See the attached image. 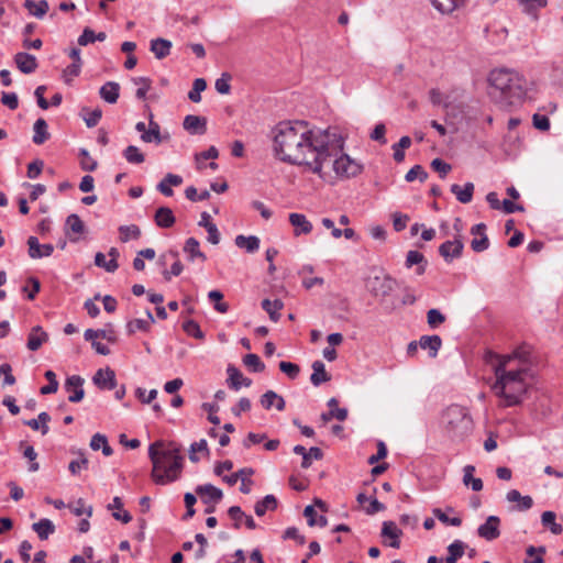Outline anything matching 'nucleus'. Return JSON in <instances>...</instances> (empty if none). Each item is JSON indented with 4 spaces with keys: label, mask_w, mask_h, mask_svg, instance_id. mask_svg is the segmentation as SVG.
I'll return each mask as SVG.
<instances>
[{
    "label": "nucleus",
    "mask_w": 563,
    "mask_h": 563,
    "mask_svg": "<svg viewBox=\"0 0 563 563\" xmlns=\"http://www.w3.org/2000/svg\"><path fill=\"white\" fill-rule=\"evenodd\" d=\"M411 139L407 135L400 137L399 142L393 145L394 159L400 163L405 159V148L410 147Z\"/></svg>",
    "instance_id": "nucleus-49"
},
{
    "label": "nucleus",
    "mask_w": 563,
    "mask_h": 563,
    "mask_svg": "<svg viewBox=\"0 0 563 563\" xmlns=\"http://www.w3.org/2000/svg\"><path fill=\"white\" fill-rule=\"evenodd\" d=\"M279 369L286 374L290 379L297 378L300 373V367L291 362L282 361L279 363Z\"/></svg>",
    "instance_id": "nucleus-63"
},
{
    "label": "nucleus",
    "mask_w": 563,
    "mask_h": 563,
    "mask_svg": "<svg viewBox=\"0 0 563 563\" xmlns=\"http://www.w3.org/2000/svg\"><path fill=\"white\" fill-rule=\"evenodd\" d=\"M433 8L443 14H450L453 11L464 7L467 0H430Z\"/></svg>",
    "instance_id": "nucleus-32"
},
{
    "label": "nucleus",
    "mask_w": 563,
    "mask_h": 563,
    "mask_svg": "<svg viewBox=\"0 0 563 563\" xmlns=\"http://www.w3.org/2000/svg\"><path fill=\"white\" fill-rule=\"evenodd\" d=\"M397 285L398 282L390 275L374 276L366 282V287L374 297L389 296Z\"/></svg>",
    "instance_id": "nucleus-7"
},
{
    "label": "nucleus",
    "mask_w": 563,
    "mask_h": 563,
    "mask_svg": "<svg viewBox=\"0 0 563 563\" xmlns=\"http://www.w3.org/2000/svg\"><path fill=\"white\" fill-rule=\"evenodd\" d=\"M262 309L265 310L269 319L274 322H277L280 318V314L278 311L284 308V302L280 299H275L274 301H271L269 299H264L261 302Z\"/></svg>",
    "instance_id": "nucleus-39"
},
{
    "label": "nucleus",
    "mask_w": 563,
    "mask_h": 563,
    "mask_svg": "<svg viewBox=\"0 0 563 563\" xmlns=\"http://www.w3.org/2000/svg\"><path fill=\"white\" fill-rule=\"evenodd\" d=\"M427 178H428V173L424 170V168L421 165L412 166L405 175V180L408 183H411L416 179H419L421 183H423Z\"/></svg>",
    "instance_id": "nucleus-55"
},
{
    "label": "nucleus",
    "mask_w": 563,
    "mask_h": 563,
    "mask_svg": "<svg viewBox=\"0 0 563 563\" xmlns=\"http://www.w3.org/2000/svg\"><path fill=\"white\" fill-rule=\"evenodd\" d=\"M555 518V512L548 510L541 515V522L544 527H548L553 534H561L563 528L560 523H556Z\"/></svg>",
    "instance_id": "nucleus-45"
},
{
    "label": "nucleus",
    "mask_w": 563,
    "mask_h": 563,
    "mask_svg": "<svg viewBox=\"0 0 563 563\" xmlns=\"http://www.w3.org/2000/svg\"><path fill=\"white\" fill-rule=\"evenodd\" d=\"M199 241L196 238H188L184 245V252L188 254L189 261H195L199 258L201 262L207 260V256L203 252L200 251Z\"/></svg>",
    "instance_id": "nucleus-34"
},
{
    "label": "nucleus",
    "mask_w": 563,
    "mask_h": 563,
    "mask_svg": "<svg viewBox=\"0 0 563 563\" xmlns=\"http://www.w3.org/2000/svg\"><path fill=\"white\" fill-rule=\"evenodd\" d=\"M208 298L210 301L214 302V309L220 313H225L229 310V305L227 302H222L223 294L220 290H210L208 294Z\"/></svg>",
    "instance_id": "nucleus-53"
},
{
    "label": "nucleus",
    "mask_w": 563,
    "mask_h": 563,
    "mask_svg": "<svg viewBox=\"0 0 563 563\" xmlns=\"http://www.w3.org/2000/svg\"><path fill=\"white\" fill-rule=\"evenodd\" d=\"M489 96L501 107L521 104L529 90V81L519 71L511 68H495L488 75Z\"/></svg>",
    "instance_id": "nucleus-2"
},
{
    "label": "nucleus",
    "mask_w": 563,
    "mask_h": 563,
    "mask_svg": "<svg viewBox=\"0 0 563 563\" xmlns=\"http://www.w3.org/2000/svg\"><path fill=\"white\" fill-rule=\"evenodd\" d=\"M85 379L79 375L68 376L65 380L64 388L69 393L68 400L70 402H80L85 397L84 390Z\"/></svg>",
    "instance_id": "nucleus-10"
},
{
    "label": "nucleus",
    "mask_w": 563,
    "mask_h": 563,
    "mask_svg": "<svg viewBox=\"0 0 563 563\" xmlns=\"http://www.w3.org/2000/svg\"><path fill=\"white\" fill-rule=\"evenodd\" d=\"M146 319H133L126 323V332L129 335L134 334L137 330L148 332L151 325L155 322V318L150 309L145 310Z\"/></svg>",
    "instance_id": "nucleus-18"
},
{
    "label": "nucleus",
    "mask_w": 563,
    "mask_h": 563,
    "mask_svg": "<svg viewBox=\"0 0 563 563\" xmlns=\"http://www.w3.org/2000/svg\"><path fill=\"white\" fill-rule=\"evenodd\" d=\"M183 128L192 135H203L207 132V119L200 115L185 117Z\"/></svg>",
    "instance_id": "nucleus-15"
},
{
    "label": "nucleus",
    "mask_w": 563,
    "mask_h": 563,
    "mask_svg": "<svg viewBox=\"0 0 563 563\" xmlns=\"http://www.w3.org/2000/svg\"><path fill=\"white\" fill-rule=\"evenodd\" d=\"M100 98L106 102L113 104L118 101L120 96V85L115 81H107L99 89Z\"/></svg>",
    "instance_id": "nucleus-26"
},
{
    "label": "nucleus",
    "mask_w": 563,
    "mask_h": 563,
    "mask_svg": "<svg viewBox=\"0 0 563 563\" xmlns=\"http://www.w3.org/2000/svg\"><path fill=\"white\" fill-rule=\"evenodd\" d=\"M499 525V517L489 516L486 521L478 527L477 534L487 541H493L500 536Z\"/></svg>",
    "instance_id": "nucleus-13"
},
{
    "label": "nucleus",
    "mask_w": 563,
    "mask_h": 563,
    "mask_svg": "<svg viewBox=\"0 0 563 563\" xmlns=\"http://www.w3.org/2000/svg\"><path fill=\"white\" fill-rule=\"evenodd\" d=\"M80 117L84 119L88 128H93L99 123L102 117V110L100 108L90 110L89 108L84 107L80 111Z\"/></svg>",
    "instance_id": "nucleus-43"
},
{
    "label": "nucleus",
    "mask_w": 563,
    "mask_h": 563,
    "mask_svg": "<svg viewBox=\"0 0 563 563\" xmlns=\"http://www.w3.org/2000/svg\"><path fill=\"white\" fill-rule=\"evenodd\" d=\"M141 140L145 143H155L161 144L164 140H167L169 136L161 135V126L159 124L153 120V115L151 114L148 129H146L145 134H141Z\"/></svg>",
    "instance_id": "nucleus-20"
},
{
    "label": "nucleus",
    "mask_w": 563,
    "mask_h": 563,
    "mask_svg": "<svg viewBox=\"0 0 563 563\" xmlns=\"http://www.w3.org/2000/svg\"><path fill=\"white\" fill-rule=\"evenodd\" d=\"M278 501L274 495H266L263 499L258 500L254 506V511L258 517L266 514L267 510H275Z\"/></svg>",
    "instance_id": "nucleus-41"
},
{
    "label": "nucleus",
    "mask_w": 563,
    "mask_h": 563,
    "mask_svg": "<svg viewBox=\"0 0 563 563\" xmlns=\"http://www.w3.org/2000/svg\"><path fill=\"white\" fill-rule=\"evenodd\" d=\"M406 267L410 268L413 265H417L416 273L417 275H422L426 272L428 262L424 255L418 251H409L406 256Z\"/></svg>",
    "instance_id": "nucleus-29"
},
{
    "label": "nucleus",
    "mask_w": 563,
    "mask_h": 563,
    "mask_svg": "<svg viewBox=\"0 0 563 563\" xmlns=\"http://www.w3.org/2000/svg\"><path fill=\"white\" fill-rule=\"evenodd\" d=\"M494 374L496 380L492 385V390L495 395L505 399L507 407L520 405L528 391V384L525 379L527 368L505 369V363H498L494 366Z\"/></svg>",
    "instance_id": "nucleus-4"
},
{
    "label": "nucleus",
    "mask_w": 563,
    "mask_h": 563,
    "mask_svg": "<svg viewBox=\"0 0 563 563\" xmlns=\"http://www.w3.org/2000/svg\"><path fill=\"white\" fill-rule=\"evenodd\" d=\"M272 133L275 157L290 165L301 166L307 163V153L316 135L307 121H282Z\"/></svg>",
    "instance_id": "nucleus-1"
},
{
    "label": "nucleus",
    "mask_w": 563,
    "mask_h": 563,
    "mask_svg": "<svg viewBox=\"0 0 563 563\" xmlns=\"http://www.w3.org/2000/svg\"><path fill=\"white\" fill-rule=\"evenodd\" d=\"M519 4L523 7V11L537 18V12L547 5V0H518Z\"/></svg>",
    "instance_id": "nucleus-51"
},
{
    "label": "nucleus",
    "mask_w": 563,
    "mask_h": 563,
    "mask_svg": "<svg viewBox=\"0 0 563 563\" xmlns=\"http://www.w3.org/2000/svg\"><path fill=\"white\" fill-rule=\"evenodd\" d=\"M344 140L335 133L330 134L329 130H318L312 140V146L309 147L308 153L311 154L312 159L307 158V163L302 165L318 175H321L323 165L336 157L339 152L343 151Z\"/></svg>",
    "instance_id": "nucleus-5"
},
{
    "label": "nucleus",
    "mask_w": 563,
    "mask_h": 563,
    "mask_svg": "<svg viewBox=\"0 0 563 563\" xmlns=\"http://www.w3.org/2000/svg\"><path fill=\"white\" fill-rule=\"evenodd\" d=\"M173 44L170 41L157 37L151 41V52L157 59H163L170 54Z\"/></svg>",
    "instance_id": "nucleus-31"
},
{
    "label": "nucleus",
    "mask_w": 563,
    "mask_h": 563,
    "mask_svg": "<svg viewBox=\"0 0 563 563\" xmlns=\"http://www.w3.org/2000/svg\"><path fill=\"white\" fill-rule=\"evenodd\" d=\"M227 373L229 376L227 379L229 388L233 390H239L241 388L240 380L241 378H243V374L241 373V371L236 368L234 365L230 364L227 368Z\"/></svg>",
    "instance_id": "nucleus-46"
},
{
    "label": "nucleus",
    "mask_w": 563,
    "mask_h": 563,
    "mask_svg": "<svg viewBox=\"0 0 563 563\" xmlns=\"http://www.w3.org/2000/svg\"><path fill=\"white\" fill-rule=\"evenodd\" d=\"M506 499L509 503H516L514 507L517 511H526L529 510L533 506V499L531 496H522L519 490L511 489L507 493Z\"/></svg>",
    "instance_id": "nucleus-19"
},
{
    "label": "nucleus",
    "mask_w": 563,
    "mask_h": 563,
    "mask_svg": "<svg viewBox=\"0 0 563 563\" xmlns=\"http://www.w3.org/2000/svg\"><path fill=\"white\" fill-rule=\"evenodd\" d=\"M475 186L468 181L463 187L457 184H453L450 188L451 192L456 197L461 203H468L473 199Z\"/></svg>",
    "instance_id": "nucleus-25"
},
{
    "label": "nucleus",
    "mask_w": 563,
    "mask_h": 563,
    "mask_svg": "<svg viewBox=\"0 0 563 563\" xmlns=\"http://www.w3.org/2000/svg\"><path fill=\"white\" fill-rule=\"evenodd\" d=\"M47 123L43 118H38L34 125V135H33V142L35 144H43L45 141L49 139V133L47 132Z\"/></svg>",
    "instance_id": "nucleus-42"
},
{
    "label": "nucleus",
    "mask_w": 563,
    "mask_h": 563,
    "mask_svg": "<svg viewBox=\"0 0 563 563\" xmlns=\"http://www.w3.org/2000/svg\"><path fill=\"white\" fill-rule=\"evenodd\" d=\"M48 340V334L40 325L32 328L26 346L30 351H37L44 342Z\"/></svg>",
    "instance_id": "nucleus-24"
},
{
    "label": "nucleus",
    "mask_w": 563,
    "mask_h": 563,
    "mask_svg": "<svg viewBox=\"0 0 563 563\" xmlns=\"http://www.w3.org/2000/svg\"><path fill=\"white\" fill-rule=\"evenodd\" d=\"M66 225H68L71 232L76 234H82L86 231L85 223L76 213H71L67 217Z\"/></svg>",
    "instance_id": "nucleus-59"
},
{
    "label": "nucleus",
    "mask_w": 563,
    "mask_h": 563,
    "mask_svg": "<svg viewBox=\"0 0 563 563\" xmlns=\"http://www.w3.org/2000/svg\"><path fill=\"white\" fill-rule=\"evenodd\" d=\"M95 264L98 267L104 268L109 273H113L119 267V264H118V262L114 258H111L110 261H106V256L101 252H98L95 255Z\"/></svg>",
    "instance_id": "nucleus-54"
},
{
    "label": "nucleus",
    "mask_w": 563,
    "mask_h": 563,
    "mask_svg": "<svg viewBox=\"0 0 563 563\" xmlns=\"http://www.w3.org/2000/svg\"><path fill=\"white\" fill-rule=\"evenodd\" d=\"M123 157L130 164H142L145 161V155L140 151V148L135 145H129L123 151Z\"/></svg>",
    "instance_id": "nucleus-48"
},
{
    "label": "nucleus",
    "mask_w": 563,
    "mask_h": 563,
    "mask_svg": "<svg viewBox=\"0 0 563 563\" xmlns=\"http://www.w3.org/2000/svg\"><path fill=\"white\" fill-rule=\"evenodd\" d=\"M311 367L313 372L310 376V382L313 386H320L331 379L330 374L327 373L325 366L321 361H314Z\"/></svg>",
    "instance_id": "nucleus-33"
},
{
    "label": "nucleus",
    "mask_w": 563,
    "mask_h": 563,
    "mask_svg": "<svg viewBox=\"0 0 563 563\" xmlns=\"http://www.w3.org/2000/svg\"><path fill=\"white\" fill-rule=\"evenodd\" d=\"M26 244L29 246V256L33 260L48 257L54 252V245L51 243L41 244L36 236H29Z\"/></svg>",
    "instance_id": "nucleus-14"
},
{
    "label": "nucleus",
    "mask_w": 563,
    "mask_h": 563,
    "mask_svg": "<svg viewBox=\"0 0 563 563\" xmlns=\"http://www.w3.org/2000/svg\"><path fill=\"white\" fill-rule=\"evenodd\" d=\"M92 383L101 390H112L118 386L115 372L110 367L100 368L92 376Z\"/></svg>",
    "instance_id": "nucleus-11"
},
{
    "label": "nucleus",
    "mask_w": 563,
    "mask_h": 563,
    "mask_svg": "<svg viewBox=\"0 0 563 563\" xmlns=\"http://www.w3.org/2000/svg\"><path fill=\"white\" fill-rule=\"evenodd\" d=\"M154 221L157 227L168 229L175 224L176 218L169 207H159L155 211Z\"/></svg>",
    "instance_id": "nucleus-21"
},
{
    "label": "nucleus",
    "mask_w": 563,
    "mask_h": 563,
    "mask_svg": "<svg viewBox=\"0 0 563 563\" xmlns=\"http://www.w3.org/2000/svg\"><path fill=\"white\" fill-rule=\"evenodd\" d=\"M23 7L30 12V14L34 15L37 19H42L48 11L49 5L46 0H25Z\"/></svg>",
    "instance_id": "nucleus-37"
},
{
    "label": "nucleus",
    "mask_w": 563,
    "mask_h": 563,
    "mask_svg": "<svg viewBox=\"0 0 563 563\" xmlns=\"http://www.w3.org/2000/svg\"><path fill=\"white\" fill-rule=\"evenodd\" d=\"M289 222L295 228V235L308 234L312 231V224L305 214L290 213Z\"/></svg>",
    "instance_id": "nucleus-27"
},
{
    "label": "nucleus",
    "mask_w": 563,
    "mask_h": 563,
    "mask_svg": "<svg viewBox=\"0 0 563 563\" xmlns=\"http://www.w3.org/2000/svg\"><path fill=\"white\" fill-rule=\"evenodd\" d=\"M475 472V466L474 465H465L464 468H463V484L465 486H470L472 487V489L474 492H479L483 489V481L481 478H476L473 476Z\"/></svg>",
    "instance_id": "nucleus-38"
},
{
    "label": "nucleus",
    "mask_w": 563,
    "mask_h": 563,
    "mask_svg": "<svg viewBox=\"0 0 563 563\" xmlns=\"http://www.w3.org/2000/svg\"><path fill=\"white\" fill-rule=\"evenodd\" d=\"M133 82L135 85L142 84V87L136 90L135 97L141 100L145 99L147 91L151 89L152 80L148 77H137L133 78Z\"/></svg>",
    "instance_id": "nucleus-61"
},
{
    "label": "nucleus",
    "mask_w": 563,
    "mask_h": 563,
    "mask_svg": "<svg viewBox=\"0 0 563 563\" xmlns=\"http://www.w3.org/2000/svg\"><path fill=\"white\" fill-rule=\"evenodd\" d=\"M80 159V167L81 169L86 172H93L98 167V163L96 159H93L89 152L86 148H80L79 151Z\"/></svg>",
    "instance_id": "nucleus-56"
},
{
    "label": "nucleus",
    "mask_w": 563,
    "mask_h": 563,
    "mask_svg": "<svg viewBox=\"0 0 563 563\" xmlns=\"http://www.w3.org/2000/svg\"><path fill=\"white\" fill-rule=\"evenodd\" d=\"M230 79L231 75L229 73H223L221 77L216 80V90L221 95L229 93L231 90V86L229 84Z\"/></svg>",
    "instance_id": "nucleus-64"
},
{
    "label": "nucleus",
    "mask_w": 563,
    "mask_h": 563,
    "mask_svg": "<svg viewBox=\"0 0 563 563\" xmlns=\"http://www.w3.org/2000/svg\"><path fill=\"white\" fill-rule=\"evenodd\" d=\"M120 241L126 243L130 240H137L141 236V230L136 224L119 227Z\"/></svg>",
    "instance_id": "nucleus-44"
},
{
    "label": "nucleus",
    "mask_w": 563,
    "mask_h": 563,
    "mask_svg": "<svg viewBox=\"0 0 563 563\" xmlns=\"http://www.w3.org/2000/svg\"><path fill=\"white\" fill-rule=\"evenodd\" d=\"M445 319V316L439 309L432 308L427 312V322L431 329H437Z\"/></svg>",
    "instance_id": "nucleus-58"
},
{
    "label": "nucleus",
    "mask_w": 563,
    "mask_h": 563,
    "mask_svg": "<svg viewBox=\"0 0 563 563\" xmlns=\"http://www.w3.org/2000/svg\"><path fill=\"white\" fill-rule=\"evenodd\" d=\"M464 243L461 238L454 240H448L439 246V254L443 257L446 263H451L456 258H460L463 254Z\"/></svg>",
    "instance_id": "nucleus-9"
},
{
    "label": "nucleus",
    "mask_w": 563,
    "mask_h": 563,
    "mask_svg": "<svg viewBox=\"0 0 563 563\" xmlns=\"http://www.w3.org/2000/svg\"><path fill=\"white\" fill-rule=\"evenodd\" d=\"M183 330L190 336L202 340L205 338L200 325L195 320H187L183 323Z\"/></svg>",
    "instance_id": "nucleus-60"
},
{
    "label": "nucleus",
    "mask_w": 563,
    "mask_h": 563,
    "mask_svg": "<svg viewBox=\"0 0 563 563\" xmlns=\"http://www.w3.org/2000/svg\"><path fill=\"white\" fill-rule=\"evenodd\" d=\"M419 346L423 350H428L429 356L434 358L442 346V339L438 334L422 335L419 339Z\"/></svg>",
    "instance_id": "nucleus-23"
},
{
    "label": "nucleus",
    "mask_w": 563,
    "mask_h": 563,
    "mask_svg": "<svg viewBox=\"0 0 563 563\" xmlns=\"http://www.w3.org/2000/svg\"><path fill=\"white\" fill-rule=\"evenodd\" d=\"M466 543L462 540H454L448 545V555L443 559L444 563H457V561L464 555Z\"/></svg>",
    "instance_id": "nucleus-30"
},
{
    "label": "nucleus",
    "mask_w": 563,
    "mask_h": 563,
    "mask_svg": "<svg viewBox=\"0 0 563 563\" xmlns=\"http://www.w3.org/2000/svg\"><path fill=\"white\" fill-rule=\"evenodd\" d=\"M32 529L37 533L41 540H47L55 532V525L47 518L40 519L32 525Z\"/></svg>",
    "instance_id": "nucleus-35"
},
{
    "label": "nucleus",
    "mask_w": 563,
    "mask_h": 563,
    "mask_svg": "<svg viewBox=\"0 0 563 563\" xmlns=\"http://www.w3.org/2000/svg\"><path fill=\"white\" fill-rule=\"evenodd\" d=\"M339 154L333 159V170L338 176L351 178L361 174L362 166L358 163L343 152H339Z\"/></svg>",
    "instance_id": "nucleus-8"
},
{
    "label": "nucleus",
    "mask_w": 563,
    "mask_h": 563,
    "mask_svg": "<svg viewBox=\"0 0 563 563\" xmlns=\"http://www.w3.org/2000/svg\"><path fill=\"white\" fill-rule=\"evenodd\" d=\"M243 364L249 367L250 371L254 373H261L265 369V364L261 361L257 354H246L243 357Z\"/></svg>",
    "instance_id": "nucleus-50"
},
{
    "label": "nucleus",
    "mask_w": 563,
    "mask_h": 563,
    "mask_svg": "<svg viewBox=\"0 0 563 563\" xmlns=\"http://www.w3.org/2000/svg\"><path fill=\"white\" fill-rule=\"evenodd\" d=\"M518 360L520 363V367H523L528 364L529 357L528 354L521 349L515 350L511 354H506L503 356V360L499 363H505V369L509 366V364L514 361Z\"/></svg>",
    "instance_id": "nucleus-47"
},
{
    "label": "nucleus",
    "mask_w": 563,
    "mask_h": 563,
    "mask_svg": "<svg viewBox=\"0 0 563 563\" xmlns=\"http://www.w3.org/2000/svg\"><path fill=\"white\" fill-rule=\"evenodd\" d=\"M433 516L440 520L442 523L453 527H460L462 525V519L460 517H452L450 518L442 509L440 508H433L432 509Z\"/></svg>",
    "instance_id": "nucleus-57"
},
{
    "label": "nucleus",
    "mask_w": 563,
    "mask_h": 563,
    "mask_svg": "<svg viewBox=\"0 0 563 563\" xmlns=\"http://www.w3.org/2000/svg\"><path fill=\"white\" fill-rule=\"evenodd\" d=\"M14 63L19 70L23 74H32L36 70L38 64L34 55L19 52L14 55Z\"/></svg>",
    "instance_id": "nucleus-17"
},
{
    "label": "nucleus",
    "mask_w": 563,
    "mask_h": 563,
    "mask_svg": "<svg viewBox=\"0 0 563 563\" xmlns=\"http://www.w3.org/2000/svg\"><path fill=\"white\" fill-rule=\"evenodd\" d=\"M195 493L200 497L205 505L218 504L223 498V492L212 484L198 485Z\"/></svg>",
    "instance_id": "nucleus-12"
},
{
    "label": "nucleus",
    "mask_w": 563,
    "mask_h": 563,
    "mask_svg": "<svg viewBox=\"0 0 563 563\" xmlns=\"http://www.w3.org/2000/svg\"><path fill=\"white\" fill-rule=\"evenodd\" d=\"M183 184V178L179 175L168 173L157 185V190L166 197L174 195L172 186H179Z\"/></svg>",
    "instance_id": "nucleus-28"
},
{
    "label": "nucleus",
    "mask_w": 563,
    "mask_h": 563,
    "mask_svg": "<svg viewBox=\"0 0 563 563\" xmlns=\"http://www.w3.org/2000/svg\"><path fill=\"white\" fill-rule=\"evenodd\" d=\"M79 455H80V459H78V460H73V461H70V463L68 464V470H69V472H70L73 475H77V474H79V472H80L81 470H87V468H88V464H89L88 459H87V457H85V455H84V453H82V452H80V453H79Z\"/></svg>",
    "instance_id": "nucleus-62"
},
{
    "label": "nucleus",
    "mask_w": 563,
    "mask_h": 563,
    "mask_svg": "<svg viewBox=\"0 0 563 563\" xmlns=\"http://www.w3.org/2000/svg\"><path fill=\"white\" fill-rule=\"evenodd\" d=\"M260 402L266 410H269L273 406H275L278 411H283L286 407L285 399L274 390H267L265 394H263Z\"/></svg>",
    "instance_id": "nucleus-22"
},
{
    "label": "nucleus",
    "mask_w": 563,
    "mask_h": 563,
    "mask_svg": "<svg viewBox=\"0 0 563 563\" xmlns=\"http://www.w3.org/2000/svg\"><path fill=\"white\" fill-rule=\"evenodd\" d=\"M303 516L307 518V523L310 527L319 526L320 528H324L328 526V519L325 516H317V511L314 506L308 505L303 509Z\"/></svg>",
    "instance_id": "nucleus-40"
},
{
    "label": "nucleus",
    "mask_w": 563,
    "mask_h": 563,
    "mask_svg": "<svg viewBox=\"0 0 563 563\" xmlns=\"http://www.w3.org/2000/svg\"><path fill=\"white\" fill-rule=\"evenodd\" d=\"M235 245L244 249L247 253H255L260 249V239L256 235H238L234 240Z\"/></svg>",
    "instance_id": "nucleus-36"
},
{
    "label": "nucleus",
    "mask_w": 563,
    "mask_h": 563,
    "mask_svg": "<svg viewBox=\"0 0 563 563\" xmlns=\"http://www.w3.org/2000/svg\"><path fill=\"white\" fill-rule=\"evenodd\" d=\"M163 446V441H156L148 446V457L153 464L151 475L157 485H166L178 479L184 463V456L178 448Z\"/></svg>",
    "instance_id": "nucleus-3"
},
{
    "label": "nucleus",
    "mask_w": 563,
    "mask_h": 563,
    "mask_svg": "<svg viewBox=\"0 0 563 563\" xmlns=\"http://www.w3.org/2000/svg\"><path fill=\"white\" fill-rule=\"evenodd\" d=\"M442 423L452 439L461 440L468 435L473 429V420L466 408L459 405L446 408L442 415Z\"/></svg>",
    "instance_id": "nucleus-6"
},
{
    "label": "nucleus",
    "mask_w": 563,
    "mask_h": 563,
    "mask_svg": "<svg viewBox=\"0 0 563 563\" xmlns=\"http://www.w3.org/2000/svg\"><path fill=\"white\" fill-rule=\"evenodd\" d=\"M380 536L384 539H389V547L394 549L400 548V537L402 536V531L394 521L388 520L383 522Z\"/></svg>",
    "instance_id": "nucleus-16"
},
{
    "label": "nucleus",
    "mask_w": 563,
    "mask_h": 563,
    "mask_svg": "<svg viewBox=\"0 0 563 563\" xmlns=\"http://www.w3.org/2000/svg\"><path fill=\"white\" fill-rule=\"evenodd\" d=\"M207 81L203 78H196L192 84V89L188 92V98L192 102L201 100V92L206 90Z\"/></svg>",
    "instance_id": "nucleus-52"
}]
</instances>
